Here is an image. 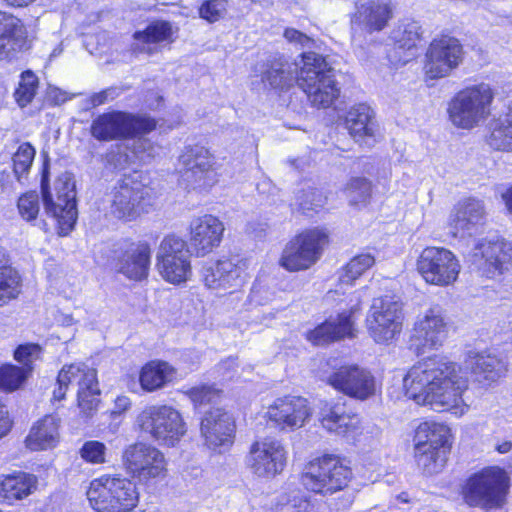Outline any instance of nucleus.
I'll use <instances>...</instances> for the list:
<instances>
[{"label": "nucleus", "instance_id": "nucleus-1", "mask_svg": "<svg viewBox=\"0 0 512 512\" xmlns=\"http://www.w3.org/2000/svg\"><path fill=\"white\" fill-rule=\"evenodd\" d=\"M406 396L418 405L462 417L469 409L465 394L469 379L461 366L434 355L415 363L403 378Z\"/></svg>", "mask_w": 512, "mask_h": 512}, {"label": "nucleus", "instance_id": "nucleus-2", "mask_svg": "<svg viewBox=\"0 0 512 512\" xmlns=\"http://www.w3.org/2000/svg\"><path fill=\"white\" fill-rule=\"evenodd\" d=\"M273 88L284 89L295 81L307 94L312 105L326 108L338 98L340 89L334 79V70L325 58L314 52L301 55L294 65L277 62L262 76Z\"/></svg>", "mask_w": 512, "mask_h": 512}, {"label": "nucleus", "instance_id": "nucleus-3", "mask_svg": "<svg viewBox=\"0 0 512 512\" xmlns=\"http://www.w3.org/2000/svg\"><path fill=\"white\" fill-rule=\"evenodd\" d=\"M41 193L45 214L53 219L59 235H68L73 230L78 216L73 175L64 172L54 180L52 186H49L48 168L44 164Z\"/></svg>", "mask_w": 512, "mask_h": 512}, {"label": "nucleus", "instance_id": "nucleus-4", "mask_svg": "<svg viewBox=\"0 0 512 512\" xmlns=\"http://www.w3.org/2000/svg\"><path fill=\"white\" fill-rule=\"evenodd\" d=\"M352 469L346 459L325 454L308 461L300 474L303 487L322 496L345 489L352 479Z\"/></svg>", "mask_w": 512, "mask_h": 512}, {"label": "nucleus", "instance_id": "nucleus-5", "mask_svg": "<svg viewBox=\"0 0 512 512\" xmlns=\"http://www.w3.org/2000/svg\"><path fill=\"white\" fill-rule=\"evenodd\" d=\"M495 91L488 83L470 85L459 91L448 108L449 119L458 128L472 129L491 114Z\"/></svg>", "mask_w": 512, "mask_h": 512}, {"label": "nucleus", "instance_id": "nucleus-6", "mask_svg": "<svg viewBox=\"0 0 512 512\" xmlns=\"http://www.w3.org/2000/svg\"><path fill=\"white\" fill-rule=\"evenodd\" d=\"M87 498L98 512H129L136 507L139 495L132 481L102 476L91 481Z\"/></svg>", "mask_w": 512, "mask_h": 512}, {"label": "nucleus", "instance_id": "nucleus-7", "mask_svg": "<svg viewBox=\"0 0 512 512\" xmlns=\"http://www.w3.org/2000/svg\"><path fill=\"white\" fill-rule=\"evenodd\" d=\"M509 477L496 466L486 467L470 476L464 487L465 501L483 509H496L506 502Z\"/></svg>", "mask_w": 512, "mask_h": 512}, {"label": "nucleus", "instance_id": "nucleus-8", "mask_svg": "<svg viewBox=\"0 0 512 512\" xmlns=\"http://www.w3.org/2000/svg\"><path fill=\"white\" fill-rule=\"evenodd\" d=\"M156 268L161 278L172 285H182L192 276L191 250L179 235L168 234L156 252Z\"/></svg>", "mask_w": 512, "mask_h": 512}, {"label": "nucleus", "instance_id": "nucleus-9", "mask_svg": "<svg viewBox=\"0 0 512 512\" xmlns=\"http://www.w3.org/2000/svg\"><path fill=\"white\" fill-rule=\"evenodd\" d=\"M69 385L78 387V406L84 414L89 415L96 410L99 403L100 389L95 369L84 363L63 366L58 373L57 388L53 391V400H62Z\"/></svg>", "mask_w": 512, "mask_h": 512}, {"label": "nucleus", "instance_id": "nucleus-10", "mask_svg": "<svg viewBox=\"0 0 512 512\" xmlns=\"http://www.w3.org/2000/svg\"><path fill=\"white\" fill-rule=\"evenodd\" d=\"M403 321V304L396 296L385 295L372 300L365 322L373 341L388 345L401 333Z\"/></svg>", "mask_w": 512, "mask_h": 512}, {"label": "nucleus", "instance_id": "nucleus-11", "mask_svg": "<svg viewBox=\"0 0 512 512\" xmlns=\"http://www.w3.org/2000/svg\"><path fill=\"white\" fill-rule=\"evenodd\" d=\"M156 122L146 116L122 111H111L97 116L91 123L90 133L98 141L129 139L154 130Z\"/></svg>", "mask_w": 512, "mask_h": 512}, {"label": "nucleus", "instance_id": "nucleus-12", "mask_svg": "<svg viewBox=\"0 0 512 512\" xmlns=\"http://www.w3.org/2000/svg\"><path fill=\"white\" fill-rule=\"evenodd\" d=\"M141 429L160 445L174 447L186 434L181 413L169 405L147 407L138 417Z\"/></svg>", "mask_w": 512, "mask_h": 512}, {"label": "nucleus", "instance_id": "nucleus-13", "mask_svg": "<svg viewBox=\"0 0 512 512\" xmlns=\"http://www.w3.org/2000/svg\"><path fill=\"white\" fill-rule=\"evenodd\" d=\"M249 278V261L239 257L220 259L203 270L205 286L218 295L238 294Z\"/></svg>", "mask_w": 512, "mask_h": 512}, {"label": "nucleus", "instance_id": "nucleus-14", "mask_svg": "<svg viewBox=\"0 0 512 512\" xmlns=\"http://www.w3.org/2000/svg\"><path fill=\"white\" fill-rule=\"evenodd\" d=\"M417 270L426 283L448 287L458 280L461 265L450 250L432 246L421 252L417 260Z\"/></svg>", "mask_w": 512, "mask_h": 512}, {"label": "nucleus", "instance_id": "nucleus-15", "mask_svg": "<svg viewBox=\"0 0 512 512\" xmlns=\"http://www.w3.org/2000/svg\"><path fill=\"white\" fill-rule=\"evenodd\" d=\"M327 242L328 236L324 231L307 230L286 244L279 264L288 271L308 269L318 261Z\"/></svg>", "mask_w": 512, "mask_h": 512}, {"label": "nucleus", "instance_id": "nucleus-16", "mask_svg": "<svg viewBox=\"0 0 512 512\" xmlns=\"http://www.w3.org/2000/svg\"><path fill=\"white\" fill-rule=\"evenodd\" d=\"M179 163L184 168L181 177L186 188L207 189L218 181L214 156L204 146L185 147L179 156Z\"/></svg>", "mask_w": 512, "mask_h": 512}, {"label": "nucleus", "instance_id": "nucleus-17", "mask_svg": "<svg viewBox=\"0 0 512 512\" xmlns=\"http://www.w3.org/2000/svg\"><path fill=\"white\" fill-rule=\"evenodd\" d=\"M448 336L444 310L434 305L419 315L414 323L411 342L418 353L439 349Z\"/></svg>", "mask_w": 512, "mask_h": 512}, {"label": "nucleus", "instance_id": "nucleus-18", "mask_svg": "<svg viewBox=\"0 0 512 512\" xmlns=\"http://www.w3.org/2000/svg\"><path fill=\"white\" fill-rule=\"evenodd\" d=\"M149 194L150 189L142 183L125 178L112 190L110 213L119 220L133 221L145 211Z\"/></svg>", "mask_w": 512, "mask_h": 512}, {"label": "nucleus", "instance_id": "nucleus-19", "mask_svg": "<svg viewBox=\"0 0 512 512\" xmlns=\"http://www.w3.org/2000/svg\"><path fill=\"white\" fill-rule=\"evenodd\" d=\"M316 417L323 429L338 437L354 439L359 433L360 418L346 407L344 401H320Z\"/></svg>", "mask_w": 512, "mask_h": 512}, {"label": "nucleus", "instance_id": "nucleus-20", "mask_svg": "<svg viewBox=\"0 0 512 512\" xmlns=\"http://www.w3.org/2000/svg\"><path fill=\"white\" fill-rule=\"evenodd\" d=\"M187 231L189 249L196 257H204L220 246L225 226L218 217L203 214L190 220Z\"/></svg>", "mask_w": 512, "mask_h": 512}, {"label": "nucleus", "instance_id": "nucleus-21", "mask_svg": "<svg viewBox=\"0 0 512 512\" xmlns=\"http://www.w3.org/2000/svg\"><path fill=\"white\" fill-rule=\"evenodd\" d=\"M335 390L358 400H366L376 393L375 377L357 365L342 366L327 378Z\"/></svg>", "mask_w": 512, "mask_h": 512}, {"label": "nucleus", "instance_id": "nucleus-22", "mask_svg": "<svg viewBox=\"0 0 512 512\" xmlns=\"http://www.w3.org/2000/svg\"><path fill=\"white\" fill-rule=\"evenodd\" d=\"M472 264L475 265L488 278L503 273L512 261V246L504 239H482L473 249Z\"/></svg>", "mask_w": 512, "mask_h": 512}, {"label": "nucleus", "instance_id": "nucleus-23", "mask_svg": "<svg viewBox=\"0 0 512 512\" xmlns=\"http://www.w3.org/2000/svg\"><path fill=\"white\" fill-rule=\"evenodd\" d=\"M425 75L429 79L446 77L462 61L463 51L459 41L453 37L435 39L427 52Z\"/></svg>", "mask_w": 512, "mask_h": 512}, {"label": "nucleus", "instance_id": "nucleus-24", "mask_svg": "<svg viewBox=\"0 0 512 512\" xmlns=\"http://www.w3.org/2000/svg\"><path fill=\"white\" fill-rule=\"evenodd\" d=\"M128 473L140 484L149 485L167 475V462L160 450H125Z\"/></svg>", "mask_w": 512, "mask_h": 512}, {"label": "nucleus", "instance_id": "nucleus-25", "mask_svg": "<svg viewBox=\"0 0 512 512\" xmlns=\"http://www.w3.org/2000/svg\"><path fill=\"white\" fill-rule=\"evenodd\" d=\"M311 416L312 409L308 400L295 396L275 400L266 411V417L281 429L301 428Z\"/></svg>", "mask_w": 512, "mask_h": 512}, {"label": "nucleus", "instance_id": "nucleus-26", "mask_svg": "<svg viewBox=\"0 0 512 512\" xmlns=\"http://www.w3.org/2000/svg\"><path fill=\"white\" fill-rule=\"evenodd\" d=\"M151 248L148 242L126 243L116 257V269L126 278L141 281L148 276Z\"/></svg>", "mask_w": 512, "mask_h": 512}, {"label": "nucleus", "instance_id": "nucleus-27", "mask_svg": "<svg viewBox=\"0 0 512 512\" xmlns=\"http://www.w3.org/2000/svg\"><path fill=\"white\" fill-rule=\"evenodd\" d=\"M485 211L483 203L473 198L459 201L451 210L448 226L454 236H471L483 225Z\"/></svg>", "mask_w": 512, "mask_h": 512}, {"label": "nucleus", "instance_id": "nucleus-28", "mask_svg": "<svg viewBox=\"0 0 512 512\" xmlns=\"http://www.w3.org/2000/svg\"><path fill=\"white\" fill-rule=\"evenodd\" d=\"M201 434L209 446H231L235 437L233 417L220 408L209 410L201 421Z\"/></svg>", "mask_w": 512, "mask_h": 512}, {"label": "nucleus", "instance_id": "nucleus-29", "mask_svg": "<svg viewBox=\"0 0 512 512\" xmlns=\"http://www.w3.org/2000/svg\"><path fill=\"white\" fill-rule=\"evenodd\" d=\"M175 30L167 21H155L133 35L132 52L136 55H154L174 41Z\"/></svg>", "mask_w": 512, "mask_h": 512}, {"label": "nucleus", "instance_id": "nucleus-30", "mask_svg": "<svg viewBox=\"0 0 512 512\" xmlns=\"http://www.w3.org/2000/svg\"><path fill=\"white\" fill-rule=\"evenodd\" d=\"M27 31L20 19L0 11V60H11L27 48Z\"/></svg>", "mask_w": 512, "mask_h": 512}, {"label": "nucleus", "instance_id": "nucleus-31", "mask_svg": "<svg viewBox=\"0 0 512 512\" xmlns=\"http://www.w3.org/2000/svg\"><path fill=\"white\" fill-rule=\"evenodd\" d=\"M392 17L388 0H359L351 22L368 32L381 31Z\"/></svg>", "mask_w": 512, "mask_h": 512}, {"label": "nucleus", "instance_id": "nucleus-32", "mask_svg": "<svg viewBox=\"0 0 512 512\" xmlns=\"http://www.w3.org/2000/svg\"><path fill=\"white\" fill-rule=\"evenodd\" d=\"M355 327L352 312H343L335 318L330 317L324 323L307 333V340L313 345H325L330 342L354 337Z\"/></svg>", "mask_w": 512, "mask_h": 512}, {"label": "nucleus", "instance_id": "nucleus-33", "mask_svg": "<svg viewBox=\"0 0 512 512\" xmlns=\"http://www.w3.org/2000/svg\"><path fill=\"white\" fill-rule=\"evenodd\" d=\"M60 439V418L48 414L33 423L26 437V446L27 448H55L60 444Z\"/></svg>", "mask_w": 512, "mask_h": 512}, {"label": "nucleus", "instance_id": "nucleus-34", "mask_svg": "<svg viewBox=\"0 0 512 512\" xmlns=\"http://www.w3.org/2000/svg\"><path fill=\"white\" fill-rule=\"evenodd\" d=\"M414 448H451L452 433L449 426L435 421L421 422L414 431Z\"/></svg>", "mask_w": 512, "mask_h": 512}, {"label": "nucleus", "instance_id": "nucleus-35", "mask_svg": "<svg viewBox=\"0 0 512 512\" xmlns=\"http://www.w3.org/2000/svg\"><path fill=\"white\" fill-rule=\"evenodd\" d=\"M38 485L37 477L33 474L18 472L0 477V497L12 504L31 495Z\"/></svg>", "mask_w": 512, "mask_h": 512}, {"label": "nucleus", "instance_id": "nucleus-36", "mask_svg": "<svg viewBox=\"0 0 512 512\" xmlns=\"http://www.w3.org/2000/svg\"><path fill=\"white\" fill-rule=\"evenodd\" d=\"M285 450H250L247 462L253 473L260 477H274L286 465Z\"/></svg>", "mask_w": 512, "mask_h": 512}, {"label": "nucleus", "instance_id": "nucleus-37", "mask_svg": "<svg viewBox=\"0 0 512 512\" xmlns=\"http://www.w3.org/2000/svg\"><path fill=\"white\" fill-rule=\"evenodd\" d=\"M469 365L479 382L490 384L504 376L505 362L491 353H470Z\"/></svg>", "mask_w": 512, "mask_h": 512}, {"label": "nucleus", "instance_id": "nucleus-38", "mask_svg": "<svg viewBox=\"0 0 512 512\" xmlns=\"http://www.w3.org/2000/svg\"><path fill=\"white\" fill-rule=\"evenodd\" d=\"M175 375L176 370L169 363L154 360L146 363L142 367L139 381L143 390L153 392L171 382L175 378Z\"/></svg>", "mask_w": 512, "mask_h": 512}, {"label": "nucleus", "instance_id": "nucleus-39", "mask_svg": "<svg viewBox=\"0 0 512 512\" xmlns=\"http://www.w3.org/2000/svg\"><path fill=\"white\" fill-rule=\"evenodd\" d=\"M372 110L366 104H358L347 112L345 125L351 136L357 141L374 138L375 124Z\"/></svg>", "mask_w": 512, "mask_h": 512}, {"label": "nucleus", "instance_id": "nucleus-40", "mask_svg": "<svg viewBox=\"0 0 512 512\" xmlns=\"http://www.w3.org/2000/svg\"><path fill=\"white\" fill-rule=\"evenodd\" d=\"M488 142L496 150H512V102L505 116L492 124Z\"/></svg>", "mask_w": 512, "mask_h": 512}, {"label": "nucleus", "instance_id": "nucleus-41", "mask_svg": "<svg viewBox=\"0 0 512 512\" xmlns=\"http://www.w3.org/2000/svg\"><path fill=\"white\" fill-rule=\"evenodd\" d=\"M22 292V278L17 270L4 267L0 270V307L17 299Z\"/></svg>", "mask_w": 512, "mask_h": 512}, {"label": "nucleus", "instance_id": "nucleus-42", "mask_svg": "<svg viewBox=\"0 0 512 512\" xmlns=\"http://www.w3.org/2000/svg\"><path fill=\"white\" fill-rule=\"evenodd\" d=\"M343 191L351 206L363 207L371 198L372 184L365 177H352Z\"/></svg>", "mask_w": 512, "mask_h": 512}, {"label": "nucleus", "instance_id": "nucleus-43", "mask_svg": "<svg viewBox=\"0 0 512 512\" xmlns=\"http://www.w3.org/2000/svg\"><path fill=\"white\" fill-rule=\"evenodd\" d=\"M375 263L374 256L370 253H363L352 258L343 268L339 276L341 285H352L366 270Z\"/></svg>", "mask_w": 512, "mask_h": 512}, {"label": "nucleus", "instance_id": "nucleus-44", "mask_svg": "<svg viewBox=\"0 0 512 512\" xmlns=\"http://www.w3.org/2000/svg\"><path fill=\"white\" fill-rule=\"evenodd\" d=\"M449 450H419L415 454L417 465L426 474L439 473L445 466Z\"/></svg>", "mask_w": 512, "mask_h": 512}, {"label": "nucleus", "instance_id": "nucleus-45", "mask_svg": "<svg viewBox=\"0 0 512 512\" xmlns=\"http://www.w3.org/2000/svg\"><path fill=\"white\" fill-rule=\"evenodd\" d=\"M28 376V368L4 364L0 366V390L13 392L24 384Z\"/></svg>", "mask_w": 512, "mask_h": 512}, {"label": "nucleus", "instance_id": "nucleus-46", "mask_svg": "<svg viewBox=\"0 0 512 512\" xmlns=\"http://www.w3.org/2000/svg\"><path fill=\"white\" fill-rule=\"evenodd\" d=\"M38 88V78L31 71H25L21 74L18 87L14 92V97L20 107H26L31 103L36 95Z\"/></svg>", "mask_w": 512, "mask_h": 512}, {"label": "nucleus", "instance_id": "nucleus-47", "mask_svg": "<svg viewBox=\"0 0 512 512\" xmlns=\"http://www.w3.org/2000/svg\"><path fill=\"white\" fill-rule=\"evenodd\" d=\"M36 154L30 143H22L13 155V171L18 181L26 176L32 166Z\"/></svg>", "mask_w": 512, "mask_h": 512}, {"label": "nucleus", "instance_id": "nucleus-48", "mask_svg": "<svg viewBox=\"0 0 512 512\" xmlns=\"http://www.w3.org/2000/svg\"><path fill=\"white\" fill-rule=\"evenodd\" d=\"M17 208L23 220L35 221L40 211L39 195L34 191L23 194L18 199Z\"/></svg>", "mask_w": 512, "mask_h": 512}, {"label": "nucleus", "instance_id": "nucleus-49", "mask_svg": "<svg viewBox=\"0 0 512 512\" xmlns=\"http://www.w3.org/2000/svg\"><path fill=\"white\" fill-rule=\"evenodd\" d=\"M185 395L192 401L195 407L215 402L220 391L211 385H198L184 391Z\"/></svg>", "mask_w": 512, "mask_h": 512}, {"label": "nucleus", "instance_id": "nucleus-50", "mask_svg": "<svg viewBox=\"0 0 512 512\" xmlns=\"http://www.w3.org/2000/svg\"><path fill=\"white\" fill-rule=\"evenodd\" d=\"M227 12L228 0H207L199 8L200 17L210 23L223 19Z\"/></svg>", "mask_w": 512, "mask_h": 512}, {"label": "nucleus", "instance_id": "nucleus-51", "mask_svg": "<svg viewBox=\"0 0 512 512\" xmlns=\"http://www.w3.org/2000/svg\"><path fill=\"white\" fill-rule=\"evenodd\" d=\"M42 349L38 344L27 343L19 345L14 351V359L22 364L20 368H28V375L33 370V363L41 356Z\"/></svg>", "mask_w": 512, "mask_h": 512}, {"label": "nucleus", "instance_id": "nucleus-52", "mask_svg": "<svg viewBox=\"0 0 512 512\" xmlns=\"http://www.w3.org/2000/svg\"><path fill=\"white\" fill-rule=\"evenodd\" d=\"M144 134H139L133 137V153L135 157L143 163L149 162L157 154L159 147L152 143L149 139L143 137Z\"/></svg>", "mask_w": 512, "mask_h": 512}, {"label": "nucleus", "instance_id": "nucleus-53", "mask_svg": "<svg viewBox=\"0 0 512 512\" xmlns=\"http://www.w3.org/2000/svg\"><path fill=\"white\" fill-rule=\"evenodd\" d=\"M274 294V291L268 284L257 279L251 288L249 299L252 304L265 305L273 300Z\"/></svg>", "mask_w": 512, "mask_h": 512}, {"label": "nucleus", "instance_id": "nucleus-54", "mask_svg": "<svg viewBox=\"0 0 512 512\" xmlns=\"http://www.w3.org/2000/svg\"><path fill=\"white\" fill-rule=\"evenodd\" d=\"M403 37L398 38V36H394V39L399 44L400 48H405L407 50H411L415 47L416 41L419 38L418 26L416 24L408 25L403 31Z\"/></svg>", "mask_w": 512, "mask_h": 512}, {"label": "nucleus", "instance_id": "nucleus-55", "mask_svg": "<svg viewBox=\"0 0 512 512\" xmlns=\"http://www.w3.org/2000/svg\"><path fill=\"white\" fill-rule=\"evenodd\" d=\"M131 407V400L125 395L118 396L114 401V407L111 410L110 417L113 421L118 422V418ZM118 423H116L117 425Z\"/></svg>", "mask_w": 512, "mask_h": 512}, {"label": "nucleus", "instance_id": "nucleus-56", "mask_svg": "<svg viewBox=\"0 0 512 512\" xmlns=\"http://www.w3.org/2000/svg\"><path fill=\"white\" fill-rule=\"evenodd\" d=\"M284 37L291 43H298L302 47H309L310 43L313 42L311 38H309L307 35L301 33L300 31L288 28L284 32Z\"/></svg>", "mask_w": 512, "mask_h": 512}, {"label": "nucleus", "instance_id": "nucleus-57", "mask_svg": "<svg viewBox=\"0 0 512 512\" xmlns=\"http://www.w3.org/2000/svg\"><path fill=\"white\" fill-rule=\"evenodd\" d=\"M83 460L91 464H101L106 462L104 450H80Z\"/></svg>", "mask_w": 512, "mask_h": 512}, {"label": "nucleus", "instance_id": "nucleus-58", "mask_svg": "<svg viewBox=\"0 0 512 512\" xmlns=\"http://www.w3.org/2000/svg\"><path fill=\"white\" fill-rule=\"evenodd\" d=\"M12 426L8 411L0 401V439L8 434Z\"/></svg>", "mask_w": 512, "mask_h": 512}, {"label": "nucleus", "instance_id": "nucleus-59", "mask_svg": "<svg viewBox=\"0 0 512 512\" xmlns=\"http://www.w3.org/2000/svg\"><path fill=\"white\" fill-rule=\"evenodd\" d=\"M301 500L294 499L292 502L288 501L286 503H281L278 508V512H301L300 508L302 505Z\"/></svg>", "mask_w": 512, "mask_h": 512}, {"label": "nucleus", "instance_id": "nucleus-60", "mask_svg": "<svg viewBox=\"0 0 512 512\" xmlns=\"http://www.w3.org/2000/svg\"><path fill=\"white\" fill-rule=\"evenodd\" d=\"M312 196L313 200L310 203L307 201L300 203L303 210H310L323 206L324 200L322 199L321 195L316 194V192H313Z\"/></svg>", "mask_w": 512, "mask_h": 512}, {"label": "nucleus", "instance_id": "nucleus-61", "mask_svg": "<svg viewBox=\"0 0 512 512\" xmlns=\"http://www.w3.org/2000/svg\"><path fill=\"white\" fill-rule=\"evenodd\" d=\"M109 93V90H104L99 93L93 94L90 98L92 106L96 107L104 104L108 99Z\"/></svg>", "mask_w": 512, "mask_h": 512}, {"label": "nucleus", "instance_id": "nucleus-62", "mask_svg": "<svg viewBox=\"0 0 512 512\" xmlns=\"http://www.w3.org/2000/svg\"><path fill=\"white\" fill-rule=\"evenodd\" d=\"M8 5L13 7H27L35 0H4Z\"/></svg>", "mask_w": 512, "mask_h": 512}, {"label": "nucleus", "instance_id": "nucleus-63", "mask_svg": "<svg viewBox=\"0 0 512 512\" xmlns=\"http://www.w3.org/2000/svg\"><path fill=\"white\" fill-rule=\"evenodd\" d=\"M502 198L508 210L512 212V186L503 193Z\"/></svg>", "mask_w": 512, "mask_h": 512}, {"label": "nucleus", "instance_id": "nucleus-64", "mask_svg": "<svg viewBox=\"0 0 512 512\" xmlns=\"http://www.w3.org/2000/svg\"><path fill=\"white\" fill-rule=\"evenodd\" d=\"M60 322L63 326H72L75 324V320L71 315H63Z\"/></svg>", "mask_w": 512, "mask_h": 512}]
</instances>
